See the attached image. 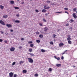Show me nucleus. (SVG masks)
Returning <instances> with one entry per match:
<instances>
[{
  "label": "nucleus",
  "mask_w": 77,
  "mask_h": 77,
  "mask_svg": "<svg viewBox=\"0 0 77 77\" xmlns=\"http://www.w3.org/2000/svg\"><path fill=\"white\" fill-rule=\"evenodd\" d=\"M52 37L53 38H55V37H56V35L53 34V35H52Z\"/></svg>",
  "instance_id": "c756f323"
},
{
  "label": "nucleus",
  "mask_w": 77,
  "mask_h": 77,
  "mask_svg": "<svg viewBox=\"0 0 77 77\" xmlns=\"http://www.w3.org/2000/svg\"><path fill=\"white\" fill-rule=\"evenodd\" d=\"M71 21L73 22V20H71Z\"/></svg>",
  "instance_id": "680f3d73"
},
{
  "label": "nucleus",
  "mask_w": 77,
  "mask_h": 77,
  "mask_svg": "<svg viewBox=\"0 0 77 77\" xmlns=\"http://www.w3.org/2000/svg\"><path fill=\"white\" fill-rule=\"evenodd\" d=\"M59 30H60L59 29H57V32H59Z\"/></svg>",
  "instance_id": "603ef678"
},
{
  "label": "nucleus",
  "mask_w": 77,
  "mask_h": 77,
  "mask_svg": "<svg viewBox=\"0 0 77 77\" xmlns=\"http://www.w3.org/2000/svg\"><path fill=\"white\" fill-rule=\"evenodd\" d=\"M2 42V39H0V42Z\"/></svg>",
  "instance_id": "49530a36"
},
{
  "label": "nucleus",
  "mask_w": 77,
  "mask_h": 77,
  "mask_svg": "<svg viewBox=\"0 0 77 77\" xmlns=\"http://www.w3.org/2000/svg\"><path fill=\"white\" fill-rule=\"evenodd\" d=\"M67 43H68V44H71V41H67Z\"/></svg>",
  "instance_id": "4be33fe9"
},
{
  "label": "nucleus",
  "mask_w": 77,
  "mask_h": 77,
  "mask_svg": "<svg viewBox=\"0 0 77 77\" xmlns=\"http://www.w3.org/2000/svg\"><path fill=\"white\" fill-rule=\"evenodd\" d=\"M38 37H39V38H43V35H42V34H40L39 36H38Z\"/></svg>",
  "instance_id": "2eb2a0df"
},
{
  "label": "nucleus",
  "mask_w": 77,
  "mask_h": 77,
  "mask_svg": "<svg viewBox=\"0 0 77 77\" xmlns=\"http://www.w3.org/2000/svg\"><path fill=\"white\" fill-rule=\"evenodd\" d=\"M16 63L15 62H13V64H11V65H13V66H14V65H15V64Z\"/></svg>",
  "instance_id": "cd10ccee"
},
{
  "label": "nucleus",
  "mask_w": 77,
  "mask_h": 77,
  "mask_svg": "<svg viewBox=\"0 0 77 77\" xmlns=\"http://www.w3.org/2000/svg\"><path fill=\"white\" fill-rule=\"evenodd\" d=\"M16 16L17 17H20V15H19V14H17L16 15Z\"/></svg>",
  "instance_id": "79ce46f5"
},
{
  "label": "nucleus",
  "mask_w": 77,
  "mask_h": 77,
  "mask_svg": "<svg viewBox=\"0 0 77 77\" xmlns=\"http://www.w3.org/2000/svg\"><path fill=\"white\" fill-rule=\"evenodd\" d=\"M29 52H32V49H31V48H29Z\"/></svg>",
  "instance_id": "4468645a"
},
{
  "label": "nucleus",
  "mask_w": 77,
  "mask_h": 77,
  "mask_svg": "<svg viewBox=\"0 0 77 77\" xmlns=\"http://www.w3.org/2000/svg\"><path fill=\"white\" fill-rule=\"evenodd\" d=\"M11 4H14V1H10Z\"/></svg>",
  "instance_id": "f3484780"
},
{
  "label": "nucleus",
  "mask_w": 77,
  "mask_h": 77,
  "mask_svg": "<svg viewBox=\"0 0 77 77\" xmlns=\"http://www.w3.org/2000/svg\"><path fill=\"white\" fill-rule=\"evenodd\" d=\"M6 35H8V33H6Z\"/></svg>",
  "instance_id": "e2e57ef3"
},
{
  "label": "nucleus",
  "mask_w": 77,
  "mask_h": 77,
  "mask_svg": "<svg viewBox=\"0 0 77 77\" xmlns=\"http://www.w3.org/2000/svg\"><path fill=\"white\" fill-rule=\"evenodd\" d=\"M7 43V41H4V44H6Z\"/></svg>",
  "instance_id": "58836bf2"
},
{
  "label": "nucleus",
  "mask_w": 77,
  "mask_h": 77,
  "mask_svg": "<svg viewBox=\"0 0 77 77\" xmlns=\"http://www.w3.org/2000/svg\"><path fill=\"white\" fill-rule=\"evenodd\" d=\"M45 15L47 16V15L48 14H45Z\"/></svg>",
  "instance_id": "bf43d9fd"
},
{
  "label": "nucleus",
  "mask_w": 77,
  "mask_h": 77,
  "mask_svg": "<svg viewBox=\"0 0 77 77\" xmlns=\"http://www.w3.org/2000/svg\"><path fill=\"white\" fill-rule=\"evenodd\" d=\"M21 40H22V41L24 40V38H22V39H21Z\"/></svg>",
  "instance_id": "3c124183"
},
{
  "label": "nucleus",
  "mask_w": 77,
  "mask_h": 77,
  "mask_svg": "<svg viewBox=\"0 0 77 77\" xmlns=\"http://www.w3.org/2000/svg\"><path fill=\"white\" fill-rule=\"evenodd\" d=\"M36 42L37 43H39V42H40V41L39 40H36Z\"/></svg>",
  "instance_id": "b1692460"
},
{
  "label": "nucleus",
  "mask_w": 77,
  "mask_h": 77,
  "mask_svg": "<svg viewBox=\"0 0 77 77\" xmlns=\"http://www.w3.org/2000/svg\"><path fill=\"white\" fill-rule=\"evenodd\" d=\"M63 45H64V44L62 42L60 43H59V44L58 45V46H59V47H60L61 46H63Z\"/></svg>",
  "instance_id": "39448f33"
},
{
  "label": "nucleus",
  "mask_w": 77,
  "mask_h": 77,
  "mask_svg": "<svg viewBox=\"0 0 77 77\" xmlns=\"http://www.w3.org/2000/svg\"><path fill=\"white\" fill-rule=\"evenodd\" d=\"M28 43L29 44H32V42L29 41V42H28Z\"/></svg>",
  "instance_id": "f704fd0d"
},
{
  "label": "nucleus",
  "mask_w": 77,
  "mask_h": 77,
  "mask_svg": "<svg viewBox=\"0 0 77 77\" xmlns=\"http://www.w3.org/2000/svg\"><path fill=\"white\" fill-rule=\"evenodd\" d=\"M65 13H66V14H69V13H68L67 11H65Z\"/></svg>",
  "instance_id": "de8ad7c7"
},
{
  "label": "nucleus",
  "mask_w": 77,
  "mask_h": 77,
  "mask_svg": "<svg viewBox=\"0 0 77 77\" xmlns=\"http://www.w3.org/2000/svg\"><path fill=\"white\" fill-rule=\"evenodd\" d=\"M69 26V24L68 23L66 24V26Z\"/></svg>",
  "instance_id": "e433bc0d"
},
{
  "label": "nucleus",
  "mask_w": 77,
  "mask_h": 77,
  "mask_svg": "<svg viewBox=\"0 0 77 77\" xmlns=\"http://www.w3.org/2000/svg\"><path fill=\"white\" fill-rule=\"evenodd\" d=\"M76 77H77V75H76Z\"/></svg>",
  "instance_id": "774afa93"
},
{
  "label": "nucleus",
  "mask_w": 77,
  "mask_h": 77,
  "mask_svg": "<svg viewBox=\"0 0 77 77\" xmlns=\"http://www.w3.org/2000/svg\"><path fill=\"white\" fill-rule=\"evenodd\" d=\"M3 18H8V15H4L3 17Z\"/></svg>",
  "instance_id": "a211bd4d"
},
{
  "label": "nucleus",
  "mask_w": 77,
  "mask_h": 77,
  "mask_svg": "<svg viewBox=\"0 0 77 77\" xmlns=\"http://www.w3.org/2000/svg\"><path fill=\"white\" fill-rule=\"evenodd\" d=\"M67 36H68V37H70V35H67Z\"/></svg>",
  "instance_id": "13d9d810"
},
{
  "label": "nucleus",
  "mask_w": 77,
  "mask_h": 77,
  "mask_svg": "<svg viewBox=\"0 0 77 77\" xmlns=\"http://www.w3.org/2000/svg\"><path fill=\"white\" fill-rule=\"evenodd\" d=\"M73 67H75V66H73Z\"/></svg>",
  "instance_id": "052dcab7"
},
{
  "label": "nucleus",
  "mask_w": 77,
  "mask_h": 77,
  "mask_svg": "<svg viewBox=\"0 0 77 77\" xmlns=\"http://www.w3.org/2000/svg\"><path fill=\"white\" fill-rule=\"evenodd\" d=\"M67 41H69L70 40H71V38H70V37L67 38Z\"/></svg>",
  "instance_id": "5701e85b"
},
{
  "label": "nucleus",
  "mask_w": 77,
  "mask_h": 77,
  "mask_svg": "<svg viewBox=\"0 0 77 77\" xmlns=\"http://www.w3.org/2000/svg\"><path fill=\"white\" fill-rule=\"evenodd\" d=\"M49 44L51 45H53V42H50L49 43Z\"/></svg>",
  "instance_id": "2f4dec72"
},
{
  "label": "nucleus",
  "mask_w": 77,
  "mask_h": 77,
  "mask_svg": "<svg viewBox=\"0 0 77 77\" xmlns=\"http://www.w3.org/2000/svg\"><path fill=\"white\" fill-rule=\"evenodd\" d=\"M42 12H47V10L45 9H43L42 10Z\"/></svg>",
  "instance_id": "dca6fc26"
},
{
  "label": "nucleus",
  "mask_w": 77,
  "mask_h": 77,
  "mask_svg": "<svg viewBox=\"0 0 77 77\" xmlns=\"http://www.w3.org/2000/svg\"><path fill=\"white\" fill-rule=\"evenodd\" d=\"M65 54H66V52H64L63 53H62V55Z\"/></svg>",
  "instance_id": "09e8293b"
},
{
  "label": "nucleus",
  "mask_w": 77,
  "mask_h": 77,
  "mask_svg": "<svg viewBox=\"0 0 77 77\" xmlns=\"http://www.w3.org/2000/svg\"><path fill=\"white\" fill-rule=\"evenodd\" d=\"M52 4V5H56V4H55L54 3H53Z\"/></svg>",
  "instance_id": "a18cd8bd"
},
{
  "label": "nucleus",
  "mask_w": 77,
  "mask_h": 77,
  "mask_svg": "<svg viewBox=\"0 0 77 77\" xmlns=\"http://www.w3.org/2000/svg\"><path fill=\"white\" fill-rule=\"evenodd\" d=\"M56 13L57 14H59V13H61V12H57Z\"/></svg>",
  "instance_id": "8fccbe9b"
},
{
  "label": "nucleus",
  "mask_w": 77,
  "mask_h": 77,
  "mask_svg": "<svg viewBox=\"0 0 77 77\" xmlns=\"http://www.w3.org/2000/svg\"><path fill=\"white\" fill-rule=\"evenodd\" d=\"M67 51V50H66L65 51H64V52L66 53V52Z\"/></svg>",
  "instance_id": "864d4df0"
},
{
  "label": "nucleus",
  "mask_w": 77,
  "mask_h": 77,
  "mask_svg": "<svg viewBox=\"0 0 77 77\" xmlns=\"http://www.w3.org/2000/svg\"><path fill=\"white\" fill-rule=\"evenodd\" d=\"M34 76L35 77H38V74L37 73L35 74V75H34Z\"/></svg>",
  "instance_id": "6ab92c4d"
},
{
  "label": "nucleus",
  "mask_w": 77,
  "mask_h": 77,
  "mask_svg": "<svg viewBox=\"0 0 77 77\" xmlns=\"http://www.w3.org/2000/svg\"><path fill=\"white\" fill-rule=\"evenodd\" d=\"M17 1H20V0H17Z\"/></svg>",
  "instance_id": "69168bd1"
},
{
  "label": "nucleus",
  "mask_w": 77,
  "mask_h": 77,
  "mask_svg": "<svg viewBox=\"0 0 77 77\" xmlns=\"http://www.w3.org/2000/svg\"><path fill=\"white\" fill-rule=\"evenodd\" d=\"M30 0V1H32V0Z\"/></svg>",
  "instance_id": "338daca9"
},
{
  "label": "nucleus",
  "mask_w": 77,
  "mask_h": 77,
  "mask_svg": "<svg viewBox=\"0 0 77 77\" xmlns=\"http://www.w3.org/2000/svg\"><path fill=\"white\" fill-rule=\"evenodd\" d=\"M15 50V48H14V47H11V48H10V51H13Z\"/></svg>",
  "instance_id": "7ed1b4c3"
},
{
  "label": "nucleus",
  "mask_w": 77,
  "mask_h": 77,
  "mask_svg": "<svg viewBox=\"0 0 77 77\" xmlns=\"http://www.w3.org/2000/svg\"><path fill=\"white\" fill-rule=\"evenodd\" d=\"M0 8L3 9L4 8V7L2 5H0Z\"/></svg>",
  "instance_id": "aec40b11"
},
{
  "label": "nucleus",
  "mask_w": 77,
  "mask_h": 77,
  "mask_svg": "<svg viewBox=\"0 0 77 77\" xmlns=\"http://www.w3.org/2000/svg\"><path fill=\"white\" fill-rule=\"evenodd\" d=\"M29 55H30V56H31L32 57L35 56V55H34V54H33L32 53H29Z\"/></svg>",
  "instance_id": "ddd939ff"
},
{
  "label": "nucleus",
  "mask_w": 77,
  "mask_h": 77,
  "mask_svg": "<svg viewBox=\"0 0 77 77\" xmlns=\"http://www.w3.org/2000/svg\"><path fill=\"white\" fill-rule=\"evenodd\" d=\"M39 26H42V23H39Z\"/></svg>",
  "instance_id": "a19ab883"
},
{
  "label": "nucleus",
  "mask_w": 77,
  "mask_h": 77,
  "mask_svg": "<svg viewBox=\"0 0 77 77\" xmlns=\"http://www.w3.org/2000/svg\"><path fill=\"white\" fill-rule=\"evenodd\" d=\"M1 33H3V32H1Z\"/></svg>",
  "instance_id": "0e129e2a"
},
{
  "label": "nucleus",
  "mask_w": 77,
  "mask_h": 77,
  "mask_svg": "<svg viewBox=\"0 0 77 77\" xmlns=\"http://www.w3.org/2000/svg\"><path fill=\"white\" fill-rule=\"evenodd\" d=\"M29 46H30V47H33V45L32 44H31L30 45H29Z\"/></svg>",
  "instance_id": "c85d7f7f"
},
{
  "label": "nucleus",
  "mask_w": 77,
  "mask_h": 77,
  "mask_svg": "<svg viewBox=\"0 0 77 77\" xmlns=\"http://www.w3.org/2000/svg\"><path fill=\"white\" fill-rule=\"evenodd\" d=\"M36 35L39 34V32H36Z\"/></svg>",
  "instance_id": "7c9ffc66"
},
{
  "label": "nucleus",
  "mask_w": 77,
  "mask_h": 77,
  "mask_svg": "<svg viewBox=\"0 0 77 77\" xmlns=\"http://www.w3.org/2000/svg\"><path fill=\"white\" fill-rule=\"evenodd\" d=\"M54 58L56 59L57 60H60V58L59 57H57H57L56 56H54Z\"/></svg>",
  "instance_id": "9d476101"
},
{
  "label": "nucleus",
  "mask_w": 77,
  "mask_h": 77,
  "mask_svg": "<svg viewBox=\"0 0 77 77\" xmlns=\"http://www.w3.org/2000/svg\"><path fill=\"white\" fill-rule=\"evenodd\" d=\"M0 23H1V24H2L3 25H5V24H4V22L2 20H0Z\"/></svg>",
  "instance_id": "20e7f679"
},
{
  "label": "nucleus",
  "mask_w": 77,
  "mask_h": 77,
  "mask_svg": "<svg viewBox=\"0 0 77 77\" xmlns=\"http://www.w3.org/2000/svg\"><path fill=\"white\" fill-rule=\"evenodd\" d=\"M24 2H22V5H23V4H24Z\"/></svg>",
  "instance_id": "4d7b16f0"
},
{
  "label": "nucleus",
  "mask_w": 77,
  "mask_h": 77,
  "mask_svg": "<svg viewBox=\"0 0 77 77\" xmlns=\"http://www.w3.org/2000/svg\"><path fill=\"white\" fill-rule=\"evenodd\" d=\"M36 12H39V11L38 10H35Z\"/></svg>",
  "instance_id": "ea45409f"
},
{
  "label": "nucleus",
  "mask_w": 77,
  "mask_h": 77,
  "mask_svg": "<svg viewBox=\"0 0 77 77\" xmlns=\"http://www.w3.org/2000/svg\"><path fill=\"white\" fill-rule=\"evenodd\" d=\"M77 10L76 8H74L73 10V11H74L75 12V11H76Z\"/></svg>",
  "instance_id": "473e14b6"
},
{
  "label": "nucleus",
  "mask_w": 77,
  "mask_h": 77,
  "mask_svg": "<svg viewBox=\"0 0 77 77\" xmlns=\"http://www.w3.org/2000/svg\"><path fill=\"white\" fill-rule=\"evenodd\" d=\"M47 31H48V28H47V27H45V28H44V31L46 32H47Z\"/></svg>",
  "instance_id": "f8f14e48"
},
{
  "label": "nucleus",
  "mask_w": 77,
  "mask_h": 77,
  "mask_svg": "<svg viewBox=\"0 0 77 77\" xmlns=\"http://www.w3.org/2000/svg\"><path fill=\"white\" fill-rule=\"evenodd\" d=\"M51 70H52V69H51V68H48V71L51 72Z\"/></svg>",
  "instance_id": "bb28decb"
},
{
  "label": "nucleus",
  "mask_w": 77,
  "mask_h": 77,
  "mask_svg": "<svg viewBox=\"0 0 77 77\" xmlns=\"http://www.w3.org/2000/svg\"><path fill=\"white\" fill-rule=\"evenodd\" d=\"M50 7H46V6H45L44 7V8L45 9H50Z\"/></svg>",
  "instance_id": "1a4fd4ad"
},
{
  "label": "nucleus",
  "mask_w": 77,
  "mask_h": 77,
  "mask_svg": "<svg viewBox=\"0 0 77 77\" xmlns=\"http://www.w3.org/2000/svg\"><path fill=\"white\" fill-rule=\"evenodd\" d=\"M22 47H19V48H21Z\"/></svg>",
  "instance_id": "5fc2aeb1"
},
{
  "label": "nucleus",
  "mask_w": 77,
  "mask_h": 77,
  "mask_svg": "<svg viewBox=\"0 0 77 77\" xmlns=\"http://www.w3.org/2000/svg\"><path fill=\"white\" fill-rule=\"evenodd\" d=\"M64 9H65V10H68V8H64Z\"/></svg>",
  "instance_id": "4c0bfd02"
},
{
  "label": "nucleus",
  "mask_w": 77,
  "mask_h": 77,
  "mask_svg": "<svg viewBox=\"0 0 77 77\" xmlns=\"http://www.w3.org/2000/svg\"><path fill=\"white\" fill-rule=\"evenodd\" d=\"M61 60H64V57H63V56L61 57Z\"/></svg>",
  "instance_id": "c9c22d12"
},
{
  "label": "nucleus",
  "mask_w": 77,
  "mask_h": 77,
  "mask_svg": "<svg viewBox=\"0 0 77 77\" xmlns=\"http://www.w3.org/2000/svg\"><path fill=\"white\" fill-rule=\"evenodd\" d=\"M75 14H73V17L74 18H75V19H76V18H77V16H76V15H75Z\"/></svg>",
  "instance_id": "9b49d317"
},
{
  "label": "nucleus",
  "mask_w": 77,
  "mask_h": 77,
  "mask_svg": "<svg viewBox=\"0 0 77 77\" xmlns=\"http://www.w3.org/2000/svg\"><path fill=\"white\" fill-rule=\"evenodd\" d=\"M9 76L10 77H17V75L16 74L13 75V73L11 72L9 73Z\"/></svg>",
  "instance_id": "f257e3e1"
},
{
  "label": "nucleus",
  "mask_w": 77,
  "mask_h": 77,
  "mask_svg": "<svg viewBox=\"0 0 77 77\" xmlns=\"http://www.w3.org/2000/svg\"><path fill=\"white\" fill-rule=\"evenodd\" d=\"M43 22H46V20H43Z\"/></svg>",
  "instance_id": "37998d69"
},
{
  "label": "nucleus",
  "mask_w": 77,
  "mask_h": 77,
  "mask_svg": "<svg viewBox=\"0 0 77 77\" xmlns=\"http://www.w3.org/2000/svg\"><path fill=\"white\" fill-rule=\"evenodd\" d=\"M47 2H48V3H50V1H47Z\"/></svg>",
  "instance_id": "c03bdc74"
},
{
  "label": "nucleus",
  "mask_w": 77,
  "mask_h": 77,
  "mask_svg": "<svg viewBox=\"0 0 77 77\" xmlns=\"http://www.w3.org/2000/svg\"><path fill=\"white\" fill-rule=\"evenodd\" d=\"M6 26L9 28L11 27V25L10 24H6Z\"/></svg>",
  "instance_id": "423d86ee"
},
{
  "label": "nucleus",
  "mask_w": 77,
  "mask_h": 77,
  "mask_svg": "<svg viewBox=\"0 0 77 77\" xmlns=\"http://www.w3.org/2000/svg\"><path fill=\"white\" fill-rule=\"evenodd\" d=\"M56 66H57V67H61V64H56Z\"/></svg>",
  "instance_id": "0eeeda50"
},
{
  "label": "nucleus",
  "mask_w": 77,
  "mask_h": 77,
  "mask_svg": "<svg viewBox=\"0 0 77 77\" xmlns=\"http://www.w3.org/2000/svg\"><path fill=\"white\" fill-rule=\"evenodd\" d=\"M13 31V30L12 29H11V32H12Z\"/></svg>",
  "instance_id": "6e6d98bb"
},
{
  "label": "nucleus",
  "mask_w": 77,
  "mask_h": 77,
  "mask_svg": "<svg viewBox=\"0 0 77 77\" xmlns=\"http://www.w3.org/2000/svg\"><path fill=\"white\" fill-rule=\"evenodd\" d=\"M41 52H42L43 53L45 52V50H43V49H41Z\"/></svg>",
  "instance_id": "a878e982"
},
{
  "label": "nucleus",
  "mask_w": 77,
  "mask_h": 77,
  "mask_svg": "<svg viewBox=\"0 0 77 77\" xmlns=\"http://www.w3.org/2000/svg\"><path fill=\"white\" fill-rule=\"evenodd\" d=\"M15 23H20V21L18 20L15 21Z\"/></svg>",
  "instance_id": "393cba45"
},
{
  "label": "nucleus",
  "mask_w": 77,
  "mask_h": 77,
  "mask_svg": "<svg viewBox=\"0 0 77 77\" xmlns=\"http://www.w3.org/2000/svg\"><path fill=\"white\" fill-rule=\"evenodd\" d=\"M22 73L24 74L26 73H27V70L25 69L22 70Z\"/></svg>",
  "instance_id": "6e6552de"
},
{
  "label": "nucleus",
  "mask_w": 77,
  "mask_h": 77,
  "mask_svg": "<svg viewBox=\"0 0 77 77\" xmlns=\"http://www.w3.org/2000/svg\"><path fill=\"white\" fill-rule=\"evenodd\" d=\"M23 61H20V62L19 63V64H20L22 63H23Z\"/></svg>",
  "instance_id": "412c9836"
},
{
  "label": "nucleus",
  "mask_w": 77,
  "mask_h": 77,
  "mask_svg": "<svg viewBox=\"0 0 77 77\" xmlns=\"http://www.w3.org/2000/svg\"><path fill=\"white\" fill-rule=\"evenodd\" d=\"M28 61L30 63H33V60L30 58H28Z\"/></svg>",
  "instance_id": "f03ea898"
},
{
  "label": "nucleus",
  "mask_w": 77,
  "mask_h": 77,
  "mask_svg": "<svg viewBox=\"0 0 77 77\" xmlns=\"http://www.w3.org/2000/svg\"><path fill=\"white\" fill-rule=\"evenodd\" d=\"M14 8L16 9H19V8L18 7H15Z\"/></svg>",
  "instance_id": "72a5a7b5"
}]
</instances>
